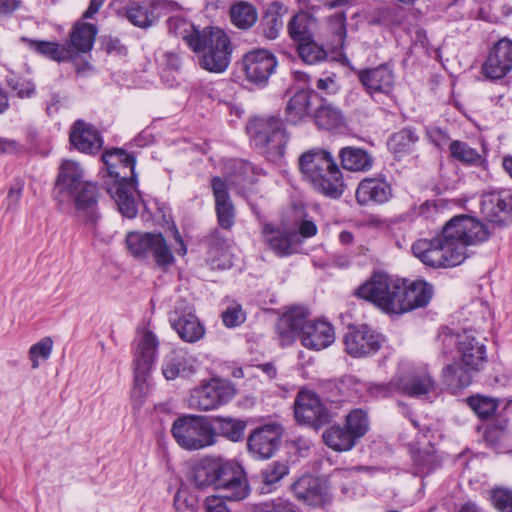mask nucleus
<instances>
[{
    "label": "nucleus",
    "mask_w": 512,
    "mask_h": 512,
    "mask_svg": "<svg viewBox=\"0 0 512 512\" xmlns=\"http://www.w3.org/2000/svg\"><path fill=\"white\" fill-rule=\"evenodd\" d=\"M322 387L330 402H344L354 397L364 396L363 381L353 375H344L325 381Z\"/></svg>",
    "instance_id": "nucleus-24"
},
{
    "label": "nucleus",
    "mask_w": 512,
    "mask_h": 512,
    "mask_svg": "<svg viewBox=\"0 0 512 512\" xmlns=\"http://www.w3.org/2000/svg\"><path fill=\"white\" fill-rule=\"evenodd\" d=\"M310 94L301 90L295 93L287 103L286 116L287 120L293 124L306 118L310 113Z\"/></svg>",
    "instance_id": "nucleus-46"
},
{
    "label": "nucleus",
    "mask_w": 512,
    "mask_h": 512,
    "mask_svg": "<svg viewBox=\"0 0 512 512\" xmlns=\"http://www.w3.org/2000/svg\"><path fill=\"white\" fill-rule=\"evenodd\" d=\"M174 507L177 512H196L198 499L186 488H179L174 496Z\"/></svg>",
    "instance_id": "nucleus-60"
},
{
    "label": "nucleus",
    "mask_w": 512,
    "mask_h": 512,
    "mask_svg": "<svg viewBox=\"0 0 512 512\" xmlns=\"http://www.w3.org/2000/svg\"><path fill=\"white\" fill-rule=\"evenodd\" d=\"M102 161L107 169L103 176L107 193L124 217L134 218L138 213L136 195H140L136 188L135 157L124 149L114 148L102 155Z\"/></svg>",
    "instance_id": "nucleus-2"
},
{
    "label": "nucleus",
    "mask_w": 512,
    "mask_h": 512,
    "mask_svg": "<svg viewBox=\"0 0 512 512\" xmlns=\"http://www.w3.org/2000/svg\"><path fill=\"white\" fill-rule=\"evenodd\" d=\"M345 426L356 439L363 437L369 430V419L366 412L361 409L351 411L346 417Z\"/></svg>",
    "instance_id": "nucleus-54"
},
{
    "label": "nucleus",
    "mask_w": 512,
    "mask_h": 512,
    "mask_svg": "<svg viewBox=\"0 0 512 512\" xmlns=\"http://www.w3.org/2000/svg\"><path fill=\"white\" fill-rule=\"evenodd\" d=\"M224 32L223 29L215 26L198 27L194 36L190 39L188 48L195 53L199 59L201 54L214 44L215 37H220V34Z\"/></svg>",
    "instance_id": "nucleus-48"
},
{
    "label": "nucleus",
    "mask_w": 512,
    "mask_h": 512,
    "mask_svg": "<svg viewBox=\"0 0 512 512\" xmlns=\"http://www.w3.org/2000/svg\"><path fill=\"white\" fill-rule=\"evenodd\" d=\"M251 512H296L292 503L283 499L254 504Z\"/></svg>",
    "instance_id": "nucleus-63"
},
{
    "label": "nucleus",
    "mask_w": 512,
    "mask_h": 512,
    "mask_svg": "<svg viewBox=\"0 0 512 512\" xmlns=\"http://www.w3.org/2000/svg\"><path fill=\"white\" fill-rule=\"evenodd\" d=\"M237 394L233 383L222 378L211 380L194 388L189 403L200 411H210L229 403Z\"/></svg>",
    "instance_id": "nucleus-11"
},
{
    "label": "nucleus",
    "mask_w": 512,
    "mask_h": 512,
    "mask_svg": "<svg viewBox=\"0 0 512 512\" xmlns=\"http://www.w3.org/2000/svg\"><path fill=\"white\" fill-rule=\"evenodd\" d=\"M294 415L298 423L319 429L332 420L330 410L322 403L318 394L311 390H300L294 401Z\"/></svg>",
    "instance_id": "nucleus-12"
},
{
    "label": "nucleus",
    "mask_w": 512,
    "mask_h": 512,
    "mask_svg": "<svg viewBox=\"0 0 512 512\" xmlns=\"http://www.w3.org/2000/svg\"><path fill=\"white\" fill-rule=\"evenodd\" d=\"M364 393L367 392L373 398H386L398 393V378L394 377L388 383L363 382Z\"/></svg>",
    "instance_id": "nucleus-57"
},
{
    "label": "nucleus",
    "mask_w": 512,
    "mask_h": 512,
    "mask_svg": "<svg viewBox=\"0 0 512 512\" xmlns=\"http://www.w3.org/2000/svg\"><path fill=\"white\" fill-rule=\"evenodd\" d=\"M70 143L80 152L94 154L102 147L100 133L91 124L77 120L70 131Z\"/></svg>",
    "instance_id": "nucleus-28"
},
{
    "label": "nucleus",
    "mask_w": 512,
    "mask_h": 512,
    "mask_svg": "<svg viewBox=\"0 0 512 512\" xmlns=\"http://www.w3.org/2000/svg\"><path fill=\"white\" fill-rule=\"evenodd\" d=\"M404 314L426 307L433 298L434 287L425 280L407 283L405 280Z\"/></svg>",
    "instance_id": "nucleus-32"
},
{
    "label": "nucleus",
    "mask_w": 512,
    "mask_h": 512,
    "mask_svg": "<svg viewBox=\"0 0 512 512\" xmlns=\"http://www.w3.org/2000/svg\"><path fill=\"white\" fill-rule=\"evenodd\" d=\"M393 196L392 187L384 177H366L362 179L355 191L359 205H382Z\"/></svg>",
    "instance_id": "nucleus-19"
},
{
    "label": "nucleus",
    "mask_w": 512,
    "mask_h": 512,
    "mask_svg": "<svg viewBox=\"0 0 512 512\" xmlns=\"http://www.w3.org/2000/svg\"><path fill=\"white\" fill-rule=\"evenodd\" d=\"M447 204L442 199L427 200L412 208V214L427 221H436L444 212Z\"/></svg>",
    "instance_id": "nucleus-52"
},
{
    "label": "nucleus",
    "mask_w": 512,
    "mask_h": 512,
    "mask_svg": "<svg viewBox=\"0 0 512 512\" xmlns=\"http://www.w3.org/2000/svg\"><path fill=\"white\" fill-rule=\"evenodd\" d=\"M324 443L337 452L351 450L357 439L352 435L346 426L332 425L322 435Z\"/></svg>",
    "instance_id": "nucleus-39"
},
{
    "label": "nucleus",
    "mask_w": 512,
    "mask_h": 512,
    "mask_svg": "<svg viewBox=\"0 0 512 512\" xmlns=\"http://www.w3.org/2000/svg\"><path fill=\"white\" fill-rule=\"evenodd\" d=\"M314 118L317 126L326 130L340 127L344 123L342 111L325 100L315 111Z\"/></svg>",
    "instance_id": "nucleus-45"
},
{
    "label": "nucleus",
    "mask_w": 512,
    "mask_h": 512,
    "mask_svg": "<svg viewBox=\"0 0 512 512\" xmlns=\"http://www.w3.org/2000/svg\"><path fill=\"white\" fill-rule=\"evenodd\" d=\"M460 361L469 369L481 372L487 363L486 346L472 334L463 332L460 349Z\"/></svg>",
    "instance_id": "nucleus-29"
},
{
    "label": "nucleus",
    "mask_w": 512,
    "mask_h": 512,
    "mask_svg": "<svg viewBox=\"0 0 512 512\" xmlns=\"http://www.w3.org/2000/svg\"><path fill=\"white\" fill-rule=\"evenodd\" d=\"M196 27L192 22L181 16H171L167 20V29L170 34L180 37L188 46L190 39L194 36Z\"/></svg>",
    "instance_id": "nucleus-51"
},
{
    "label": "nucleus",
    "mask_w": 512,
    "mask_h": 512,
    "mask_svg": "<svg viewBox=\"0 0 512 512\" xmlns=\"http://www.w3.org/2000/svg\"><path fill=\"white\" fill-rule=\"evenodd\" d=\"M74 197L76 208L83 212L91 221H96L97 216V200L98 188L89 181L79 185L75 192H68Z\"/></svg>",
    "instance_id": "nucleus-33"
},
{
    "label": "nucleus",
    "mask_w": 512,
    "mask_h": 512,
    "mask_svg": "<svg viewBox=\"0 0 512 512\" xmlns=\"http://www.w3.org/2000/svg\"><path fill=\"white\" fill-rule=\"evenodd\" d=\"M298 167L303 178L326 197L337 199L345 190L342 172L332 154L322 148H313L302 153Z\"/></svg>",
    "instance_id": "nucleus-5"
},
{
    "label": "nucleus",
    "mask_w": 512,
    "mask_h": 512,
    "mask_svg": "<svg viewBox=\"0 0 512 512\" xmlns=\"http://www.w3.org/2000/svg\"><path fill=\"white\" fill-rule=\"evenodd\" d=\"M189 481L197 488L214 486L225 492L229 501H241L250 494L246 473L235 461L206 457L199 460L191 469Z\"/></svg>",
    "instance_id": "nucleus-3"
},
{
    "label": "nucleus",
    "mask_w": 512,
    "mask_h": 512,
    "mask_svg": "<svg viewBox=\"0 0 512 512\" xmlns=\"http://www.w3.org/2000/svg\"><path fill=\"white\" fill-rule=\"evenodd\" d=\"M97 28L91 23L78 22L70 33V44L78 52H89L94 45Z\"/></svg>",
    "instance_id": "nucleus-42"
},
{
    "label": "nucleus",
    "mask_w": 512,
    "mask_h": 512,
    "mask_svg": "<svg viewBox=\"0 0 512 512\" xmlns=\"http://www.w3.org/2000/svg\"><path fill=\"white\" fill-rule=\"evenodd\" d=\"M242 65L246 80L256 86L264 87L275 72L277 60L271 52L257 49L244 55Z\"/></svg>",
    "instance_id": "nucleus-14"
},
{
    "label": "nucleus",
    "mask_w": 512,
    "mask_h": 512,
    "mask_svg": "<svg viewBox=\"0 0 512 512\" xmlns=\"http://www.w3.org/2000/svg\"><path fill=\"white\" fill-rule=\"evenodd\" d=\"M282 438L279 425L266 424L255 428L247 438V449L255 459L271 458L278 450Z\"/></svg>",
    "instance_id": "nucleus-15"
},
{
    "label": "nucleus",
    "mask_w": 512,
    "mask_h": 512,
    "mask_svg": "<svg viewBox=\"0 0 512 512\" xmlns=\"http://www.w3.org/2000/svg\"><path fill=\"white\" fill-rule=\"evenodd\" d=\"M309 311L304 307H293L281 315L276 331L282 346L294 342L298 336L301 344L310 350H322L335 341L333 325L325 320H308Z\"/></svg>",
    "instance_id": "nucleus-4"
},
{
    "label": "nucleus",
    "mask_w": 512,
    "mask_h": 512,
    "mask_svg": "<svg viewBox=\"0 0 512 512\" xmlns=\"http://www.w3.org/2000/svg\"><path fill=\"white\" fill-rule=\"evenodd\" d=\"M398 378V393L410 397H421L435 391L436 384L427 368H420L407 376Z\"/></svg>",
    "instance_id": "nucleus-30"
},
{
    "label": "nucleus",
    "mask_w": 512,
    "mask_h": 512,
    "mask_svg": "<svg viewBox=\"0 0 512 512\" xmlns=\"http://www.w3.org/2000/svg\"><path fill=\"white\" fill-rule=\"evenodd\" d=\"M383 339L368 325H350L343 337L346 352L353 358H363L377 353Z\"/></svg>",
    "instance_id": "nucleus-13"
},
{
    "label": "nucleus",
    "mask_w": 512,
    "mask_h": 512,
    "mask_svg": "<svg viewBox=\"0 0 512 512\" xmlns=\"http://www.w3.org/2000/svg\"><path fill=\"white\" fill-rule=\"evenodd\" d=\"M341 165L352 172H366L373 166L372 156L364 149L346 146L339 151Z\"/></svg>",
    "instance_id": "nucleus-35"
},
{
    "label": "nucleus",
    "mask_w": 512,
    "mask_h": 512,
    "mask_svg": "<svg viewBox=\"0 0 512 512\" xmlns=\"http://www.w3.org/2000/svg\"><path fill=\"white\" fill-rule=\"evenodd\" d=\"M170 323L185 342L194 343L204 337L205 328L195 315L192 307H186L183 311L176 307L170 315Z\"/></svg>",
    "instance_id": "nucleus-22"
},
{
    "label": "nucleus",
    "mask_w": 512,
    "mask_h": 512,
    "mask_svg": "<svg viewBox=\"0 0 512 512\" xmlns=\"http://www.w3.org/2000/svg\"><path fill=\"white\" fill-rule=\"evenodd\" d=\"M358 79L372 97L380 94L390 96L394 90L395 76L386 64L359 71Z\"/></svg>",
    "instance_id": "nucleus-21"
},
{
    "label": "nucleus",
    "mask_w": 512,
    "mask_h": 512,
    "mask_svg": "<svg viewBox=\"0 0 512 512\" xmlns=\"http://www.w3.org/2000/svg\"><path fill=\"white\" fill-rule=\"evenodd\" d=\"M297 51L300 58L308 64H315L327 57L326 51L318 45L313 38L299 43Z\"/></svg>",
    "instance_id": "nucleus-55"
},
{
    "label": "nucleus",
    "mask_w": 512,
    "mask_h": 512,
    "mask_svg": "<svg viewBox=\"0 0 512 512\" xmlns=\"http://www.w3.org/2000/svg\"><path fill=\"white\" fill-rule=\"evenodd\" d=\"M477 371L469 369L461 361L446 365L442 369V380L452 391L464 389L471 385Z\"/></svg>",
    "instance_id": "nucleus-34"
},
{
    "label": "nucleus",
    "mask_w": 512,
    "mask_h": 512,
    "mask_svg": "<svg viewBox=\"0 0 512 512\" xmlns=\"http://www.w3.org/2000/svg\"><path fill=\"white\" fill-rule=\"evenodd\" d=\"M467 403L482 420L493 417L499 407V401L497 399L479 394L470 396L467 399Z\"/></svg>",
    "instance_id": "nucleus-50"
},
{
    "label": "nucleus",
    "mask_w": 512,
    "mask_h": 512,
    "mask_svg": "<svg viewBox=\"0 0 512 512\" xmlns=\"http://www.w3.org/2000/svg\"><path fill=\"white\" fill-rule=\"evenodd\" d=\"M211 188L215 199L218 224L221 228L228 230L235 221V208L230 199L228 183L221 177H213Z\"/></svg>",
    "instance_id": "nucleus-26"
},
{
    "label": "nucleus",
    "mask_w": 512,
    "mask_h": 512,
    "mask_svg": "<svg viewBox=\"0 0 512 512\" xmlns=\"http://www.w3.org/2000/svg\"><path fill=\"white\" fill-rule=\"evenodd\" d=\"M419 141V135L415 128L404 127L393 133L387 142L388 149L396 157L410 154L414 151Z\"/></svg>",
    "instance_id": "nucleus-38"
},
{
    "label": "nucleus",
    "mask_w": 512,
    "mask_h": 512,
    "mask_svg": "<svg viewBox=\"0 0 512 512\" xmlns=\"http://www.w3.org/2000/svg\"><path fill=\"white\" fill-rule=\"evenodd\" d=\"M288 13V7L280 1H273L269 4L263 19V34L267 39L274 40L283 29V18Z\"/></svg>",
    "instance_id": "nucleus-36"
},
{
    "label": "nucleus",
    "mask_w": 512,
    "mask_h": 512,
    "mask_svg": "<svg viewBox=\"0 0 512 512\" xmlns=\"http://www.w3.org/2000/svg\"><path fill=\"white\" fill-rule=\"evenodd\" d=\"M481 210L490 222L502 224L512 213V193L507 190L494 191L483 196Z\"/></svg>",
    "instance_id": "nucleus-27"
},
{
    "label": "nucleus",
    "mask_w": 512,
    "mask_h": 512,
    "mask_svg": "<svg viewBox=\"0 0 512 512\" xmlns=\"http://www.w3.org/2000/svg\"><path fill=\"white\" fill-rule=\"evenodd\" d=\"M451 157L467 166H481L484 163L482 155L468 143L454 140L449 144Z\"/></svg>",
    "instance_id": "nucleus-49"
},
{
    "label": "nucleus",
    "mask_w": 512,
    "mask_h": 512,
    "mask_svg": "<svg viewBox=\"0 0 512 512\" xmlns=\"http://www.w3.org/2000/svg\"><path fill=\"white\" fill-rule=\"evenodd\" d=\"M512 70V40L504 37L490 49L482 73L491 80L505 77Z\"/></svg>",
    "instance_id": "nucleus-17"
},
{
    "label": "nucleus",
    "mask_w": 512,
    "mask_h": 512,
    "mask_svg": "<svg viewBox=\"0 0 512 512\" xmlns=\"http://www.w3.org/2000/svg\"><path fill=\"white\" fill-rule=\"evenodd\" d=\"M409 471L415 477L424 479L442 467L443 459L436 448L428 444L424 447L411 449Z\"/></svg>",
    "instance_id": "nucleus-25"
},
{
    "label": "nucleus",
    "mask_w": 512,
    "mask_h": 512,
    "mask_svg": "<svg viewBox=\"0 0 512 512\" xmlns=\"http://www.w3.org/2000/svg\"><path fill=\"white\" fill-rule=\"evenodd\" d=\"M267 247L278 257H288L297 252L302 241L295 231L282 230L267 223L262 228Z\"/></svg>",
    "instance_id": "nucleus-20"
},
{
    "label": "nucleus",
    "mask_w": 512,
    "mask_h": 512,
    "mask_svg": "<svg viewBox=\"0 0 512 512\" xmlns=\"http://www.w3.org/2000/svg\"><path fill=\"white\" fill-rule=\"evenodd\" d=\"M84 172L79 163L72 160H65L60 166V172L57 178V185L61 190L75 192L79 185L84 183Z\"/></svg>",
    "instance_id": "nucleus-41"
},
{
    "label": "nucleus",
    "mask_w": 512,
    "mask_h": 512,
    "mask_svg": "<svg viewBox=\"0 0 512 512\" xmlns=\"http://www.w3.org/2000/svg\"><path fill=\"white\" fill-rule=\"evenodd\" d=\"M151 236L152 233L130 232L126 237V244L131 255L146 260Z\"/></svg>",
    "instance_id": "nucleus-53"
},
{
    "label": "nucleus",
    "mask_w": 512,
    "mask_h": 512,
    "mask_svg": "<svg viewBox=\"0 0 512 512\" xmlns=\"http://www.w3.org/2000/svg\"><path fill=\"white\" fill-rule=\"evenodd\" d=\"M149 258H152L156 266L162 270H167L175 262L173 253L161 233H152L147 248V259Z\"/></svg>",
    "instance_id": "nucleus-40"
},
{
    "label": "nucleus",
    "mask_w": 512,
    "mask_h": 512,
    "mask_svg": "<svg viewBox=\"0 0 512 512\" xmlns=\"http://www.w3.org/2000/svg\"><path fill=\"white\" fill-rule=\"evenodd\" d=\"M221 318L226 327L234 328L245 322L246 314L243 311L242 306L233 301L222 312Z\"/></svg>",
    "instance_id": "nucleus-59"
},
{
    "label": "nucleus",
    "mask_w": 512,
    "mask_h": 512,
    "mask_svg": "<svg viewBox=\"0 0 512 512\" xmlns=\"http://www.w3.org/2000/svg\"><path fill=\"white\" fill-rule=\"evenodd\" d=\"M230 19L237 28L246 30L257 22L258 12L251 3L238 1L230 7Z\"/></svg>",
    "instance_id": "nucleus-44"
},
{
    "label": "nucleus",
    "mask_w": 512,
    "mask_h": 512,
    "mask_svg": "<svg viewBox=\"0 0 512 512\" xmlns=\"http://www.w3.org/2000/svg\"><path fill=\"white\" fill-rule=\"evenodd\" d=\"M53 349V340L50 337H44L39 342L33 344L29 349V359L32 368L37 369L40 365L39 360L49 359Z\"/></svg>",
    "instance_id": "nucleus-56"
},
{
    "label": "nucleus",
    "mask_w": 512,
    "mask_h": 512,
    "mask_svg": "<svg viewBox=\"0 0 512 512\" xmlns=\"http://www.w3.org/2000/svg\"><path fill=\"white\" fill-rule=\"evenodd\" d=\"M405 280H393L384 273H374L354 292L358 298L374 304L387 314H404Z\"/></svg>",
    "instance_id": "nucleus-6"
},
{
    "label": "nucleus",
    "mask_w": 512,
    "mask_h": 512,
    "mask_svg": "<svg viewBox=\"0 0 512 512\" xmlns=\"http://www.w3.org/2000/svg\"><path fill=\"white\" fill-rule=\"evenodd\" d=\"M35 52L57 62H64L71 57L68 48L56 42L32 40L26 37L21 38Z\"/></svg>",
    "instance_id": "nucleus-43"
},
{
    "label": "nucleus",
    "mask_w": 512,
    "mask_h": 512,
    "mask_svg": "<svg viewBox=\"0 0 512 512\" xmlns=\"http://www.w3.org/2000/svg\"><path fill=\"white\" fill-rule=\"evenodd\" d=\"M491 501L499 512H512V490L494 489L491 493Z\"/></svg>",
    "instance_id": "nucleus-64"
},
{
    "label": "nucleus",
    "mask_w": 512,
    "mask_h": 512,
    "mask_svg": "<svg viewBox=\"0 0 512 512\" xmlns=\"http://www.w3.org/2000/svg\"><path fill=\"white\" fill-rule=\"evenodd\" d=\"M255 146L274 163L284 158L290 136L284 122L278 116H256L246 126Z\"/></svg>",
    "instance_id": "nucleus-7"
},
{
    "label": "nucleus",
    "mask_w": 512,
    "mask_h": 512,
    "mask_svg": "<svg viewBox=\"0 0 512 512\" xmlns=\"http://www.w3.org/2000/svg\"><path fill=\"white\" fill-rule=\"evenodd\" d=\"M196 358L183 348H177L165 355L162 362V374L166 380L188 377L196 372Z\"/></svg>",
    "instance_id": "nucleus-23"
},
{
    "label": "nucleus",
    "mask_w": 512,
    "mask_h": 512,
    "mask_svg": "<svg viewBox=\"0 0 512 512\" xmlns=\"http://www.w3.org/2000/svg\"><path fill=\"white\" fill-rule=\"evenodd\" d=\"M295 226L297 227L295 232L299 238H312L318 232L317 225L312 219L308 218L304 210L297 211V220L295 221Z\"/></svg>",
    "instance_id": "nucleus-62"
},
{
    "label": "nucleus",
    "mask_w": 512,
    "mask_h": 512,
    "mask_svg": "<svg viewBox=\"0 0 512 512\" xmlns=\"http://www.w3.org/2000/svg\"><path fill=\"white\" fill-rule=\"evenodd\" d=\"M233 47L226 32L215 37L214 44L201 54L198 65L212 73H223L231 62Z\"/></svg>",
    "instance_id": "nucleus-18"
},
{
    "label": "nucleus",
    "mask_w": 512,
    "mask_h": 512,
    "mask_svg": "<svg viewBox=\"0 0 512 512\" xmlns=\"http://www.w3.org/2000/svg\"><path fill=\"white\" fill-rule=\"evenodd\" d=\"M490 237L488 227L469 215H456L448 220L439 234L421 238L412 244L413 255L432 268H450L468 257V247L484 243Z\"/></svg>",
    "instance_id": "nucleus-1"
},
{
    "label": "nucleus",
    "mask_w": 512,
    "mask_h": 512,
    "mask_svg": "<svg viewBox=\"0 0 512 512\" xmlns=\"http://www.w3.org/2000/svg\"><path fill=\"white\" fill-rule=\"evenodd\" d=\"M292 490L298 500L311 506L323 505L327 500L326 487L312 476L301 477L293 484Z\"/></svg>",
    "instance_id": "nucleus-31"
},
{
    "label": "nucleus",
    "mask_w": 512,
    "mask_h": 512,
    "mask_svg": "<svg viewBox=\"0 0 512 512\" xmlns=\"http://www.w3.org/2000/svg\"><path fill=\"white\" fill-rule=\"evenodd\" d=\"M158 5L151 0H129L116 9V15L131 25L148 29L158 22Z\"/></svg>",
    "instance_id": "nucleus-16"
},
{
    "label": "nucleus",
    "mask_w": 512,
    "mask_h": 512,
    "mask_svg": "<svg viewBox=\"0 0 512 512\" xmlns=\"http://www.w3.org/2000/svg\"><path fill=\"white\" fill-rule=\"evenodd\" d=\"M8 87L15 92V95L21 99L30 98L35 94V85L33 82L16 76L6 78Z\"/></svg>",
    "instance_id": "nucleus-61"
},
{
    "label": "nucleus",
    "mask_w": 512,
    "mask_h": 512,
    "mask_svg": "<svg viewBox=\"0 0 512 512\" xmlns=\"http://www.w3.org/2000/svg\"><path fill=\"white\" fill-rule=\"evenodd\" d=\"M437 341L439 342L441 353L447 356L450 355L455 348L459 351L462 333H454L448 328H443L438 334Z\"/></svg>",
    "instance_id": "nucleus-58"
},
{
    "label": "nucleus",
    "mask_w": 512,
    "mask_h": 512,
    "mask_svg": "<svg viewBox=\"0 0 512 512\" xmlns=\"http://www.w3.org/2000/svg\"><path fill=\"white\" fill-rule=\"evenodd\" d=\"M314 19L305 12L295 14L289 21L287 30L289 36L298 44L313 38L312 24Z\"/></svg>",
    "instance_id": "nucleus-47"
},
{
    "label": "nucleus",
    "mask_w": 512,
    "mask_h": 512,
    "mask_svg": "<svg viewBox=\"0 0 512 512\" xmlns=\"http://www.w3.org/2000/svg\"><path fill=\"white\" fill-rule=\"evenodd\" d=\"M177 444L186 450L195 451L216 444L214 424L207 417L187 415L177 418L171 428Z\"/></svg>",
    "instance_id": "nucleus-10"
},
{
    "label": "nucleus",
    "mask_w": 512,
    "mask_h": 512,
    "mask_svg": "<svg viewBox=\"0 0 512 512\" xmlns=\"http://www.w3.org/2000/svg\"><path fill=\"white\" fill-rule=\"evenodd\" d=\"M159 341L149 330L143 331L136 340L133 359L134 384L131 400L134 409H140L149 390V375L157 359Z\"/></svg>",
    "instance_id": "nucleus-8"
},
{
    "label": "nucleus",
    "mask_w": 512,
    "mask_h": 512,
    "mask_svg": "<svg viewBox=\"0 0 512 512\" xmlns=\"http://www.w3.org/2000/svg\"><path fill=\"white\" fill-rule=\"evenodd\" d=\"M213 424L216 439L221 436L231 442H240L244 439L248 423L240 418L216 416L213 418Z\"/></svg>",
    "instance_id": "nucleus-37"
},
{
    "label": "nucleus",
    "mask_w": 512,
    "mask_h": 512,
    "mask_svg": "<svg viewBox=\"0 0 512 512\" xmlns=\"http://www.w3.org/2000/svg\"><path fill=\"white\" fill-rule=\"evenodd\" d=\"M159 341L149 330L143 331L136 340L133 359L134 384L131 400L134 409H140L149 390V375L157 359Z\"/></svg>",
    "instance_id": "nucleus-9"
}]
</instances>
